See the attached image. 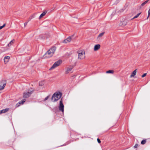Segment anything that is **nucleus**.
Listing matches in <instances>:
<instances>
[{
    "mask_svg": "<svg viewBox=\"0 0 150 150\" xmlns=\"http://www.w3.org/2000/svg\"><path fill=\"white\" fill-rule=\"evenodd\" d=\"M56 50L55 47H54L50 49L44 55V57L49 58L51 57L54 53Z\"/></svg>",
    "mask_w": 150,
    "mask_h": 150,
    "instance_id": "f257e3e1",
    "label": "nucleus"
},
{
    "mask_svg": "<svg viewBox=\"0 0 150 150\" xmlns=\"http://www.w3.org/2000/svg\"><path fill=\"white\" fill-rule=\"evenodd\" d=\"M62 94L61 92H55L51 98V100H52L53 98H54V100L53 101L54 102H55L59 99L62 96Z\"/></svg>",
    "mask_w": 150,
    "mask_h": 150,
    "instance_id": "f03ea898",
    "label": "nucleus"
},
{
    "mask_svg": "<svg viewBox=\"0 0 150 150\" xmlns=\"http://www.w3.org/2000/svg\"><path fill=\"white\" fill-rule=\"evenodd\" d=\"M34 91V90L32 88L28 90L27 92H25L23 94V97L24 98H28L29 97Z\"/></svg>",
    "mask_w": 150,
    "mask_h": 150,
    "instance_id": "7ed1b4c3",
    "label": "nucleus"
},
{
    "mask_svg": "<svg viewBox=\"0 0 150 150\" xmlns=\"http://www.w3.org/2000/svg\"><path fill=\"white\" fill-rule=\"evenodd\" d=\"M78 54V58L79 59L82 60L84 58L85 56V52L84 50H80L77 52Z\"/></svg>",
    "mask_w": 150,
    "mask_h": 150,
    "instance_id": "20e7f679",
    "label": "nucleus"
},
{
    "mask_svg": "<svg viewBox=\"0 0 150 150\" xmlns=\"http://www.w3.org/2000/svg\"><path fill=\"white\" fill-rule=\"evenodd\" d=\"M74 37V35L69 36L67 39L64 40L63 41V43H68L70 42L71 40H73L75 38Z\"/></svg>",
    "mask_w": 150,
    "mask_h": 150,
    "instance_id": "39448f33",
    "label": "nucleus"
},
{
    "mask_svg": "<svg viewBox=\"0 0 150 150\" xmlns=\"http://www.w3.org/2000/svg\"><path fill=\"white\" fill-rule=\"evenodd\" d=\"M64 106L63 103L62 98H61L59 102V110L60 111H61L62 113L64 112Z\"/></svg>",
    "mask_w": 150,
    "mask_h": 150,
    "instance_id": "423d86ee",
    "label": "nucleus"
},
{
    "mask_svg": "<svg viewBox=\"0 0 150 150\" xmlns=\"http://www.w3.org/2000/svg\"><path fill=\"white\" fill-rule=\"evenodd\" d=\"M62 63V61L59 60L55 62V63L51 67L50 69H52L55 68V67L59 66Z\"/></svg>",
    "mask_w": 150,
    "mask_h": 150,
    "instance_id": "0eeeda50",
    "label": "nucleus"
},
{
    "mask_svg": "<svg viewBox=\"0 0 150 150\" xmlns=\"http://www.w3.org/2000/svg\"><path fill=\"white\" fill-rule=\"evenodd\" d=\"M1 83H3L2 85H0V90H1L3 89L6 85V81L5 80H3L1 81Z\"/></svg>",
    "mask_w": 150,
    "mask_h": 150,
    "instance_id": "6e6552de",
    "label": "nucleus"
},
{
    "mask_svg": "<svg viewBox=\"0 0 150 150\" xmlns=\"http://www.w3.org/2000/svg\"><path fill=\"white\" fill-rule=\"evenodd\" d=\"M73 67H70L67 68L65 72L66 74H68L69 72L71 73L72 72V69Z\"/></svg>",
    "mask_w": 150,
    "mask_h": 150,
    "instance_id": "1a4fd4ad",
    "label": "nucleus"
},
{
    "mask_svg": "<svg viewBox=\"0 0 150 150\" xmlns=\"http://www.w3.org/2000/svg\"><path fill=\"white\" fill-rule=\"evenodd\" d=\"M9 59L10 57L9 56H6L5 57L4 59V62L6 63H7L9 61Z\"/></svg>",
    "mask_w": 150,
    "mask_h": 150,
    "instance_id": "9d476101",
    "label": "nucleus"
},
{
    "mask_svg": "<svg viewBox=\"0 0 150 150\" xmlns=\"http://www.w3.org/2000/svg\"><path fill=\"white\" fill-rule=\"evenodd\" d=\"M100 47V45L99 44L96 45H95L94 47V50L97 51L98 50Z\"/></svg>",
    "mask_w": 150,
    "mask_h": 150,
    "instance_id": "9b49d317",
    "label": "nucleus"
},
{
    "mask_svg": "<svg viewBox=\"0 0 150 150\" xmlns=\"http://www.w3.org/2000/svg\"><path fill=\"white\" fill-rule=\"evenodd\" d=\"M137 69L133 71V72H132V73L131 74L130 76V77H134L135 75H136L137 73Z\"/></svg>",
    "mask_w": 150,
    "mask_h": 150,
    "instance_id": "f8f14e48",
    "label": "nucleus"
},
{
    "mask_svg": "<svg viewBox=\"0 0 150 150\" xmlns=\"http://www.w3.org/2000/svg\"><path fill=\"white\" fill-rule=\"evenodd\" d=\"M149 0H147L145 1L140 6V8L141 9L142 8V6L145 5L146 3H147Z\"/></svg>",
    "mask_w": 150,
    "mask_h": 150,
    "instance_id": "ddd939ff",
    "label": "nucleus"
},
{
    "mask_svg": "<svg viewBox=\"0 0 150 150\" xmlns=\"http://www.w3.org/2000/svg\"><path fill=\"white\" fill-rule=\"evenodd\" d=\"M9 110V108H6L1 110V111L2 112V113H4L6 112Z\"/></svg>",
    "mask_w": 150,
    "mask_h": 150,
    "instance_id": "4468645a",
    "label": "nucleus"
},
{
    "mask_svg": "<svg viewBox=\"0 0 150 150\" xmlns=\"http://www.w3.org/2000/svg\"><path fill=\"white\" fill-rule=\"evenodd\" d=\"M46 13H47V12L46 11H44V12H43L40 15V18H41V17H43L45 15V14H46Z\"/></svg>",
    "mask_w": 150,
    "mask_h": 150,
    "instance_id": "2eb2a0df",
    "label": "nucleus"
},
{
    "mask_svg": "<svg viewBox=\"0 0 150 150\" xmlns=\"http://www.w3.org/2000/svg\"><path fill=\"white\" fill-rule=\"evenodd\" d=\"M14 40H11L10 42L8 44V47L10 46L11 45H12L13 44V41Z\"/></svg>",
    "mask_w": 150,
    "mask_h": 150,
    "instance_id": "dca6fc26",
    "label": "nucleus"
},
{
    "mask_svg": "<svg viewBox=\"0 0 150 150\" xmlns=\"http://www.w3.org/2000/svg\"><path fill=\"white\" fill-rule=\"evenodd\" d=\"M114 72V71L113 70H109L107 71L106 72V73H112V74H113V73Z\"/></svg>",
    "mask_w": 150,
    "mask_h": 150,
    "instance_id": "f3484780",
    "label": "nucleus"
},
{
    "mask_svg": "<svg viewBox=\"0 0 150 150\" xmlns=\"http://www.w3.org/2000/svg\"><path fill=\"white\" fill-rule=\"evenodd\" d=\"M141 13H138L137 15H136L135 16H134L132 18V19H134L137 18L140 15Z\"/></svg>",
    "mask_w": 150,
    "mask_h": 150,
    "instance_id": "a211bd4d",
    "label": "nucleus"
},
{
    "mask_svg": "<svg viewBox=\"0 0 150 150\" xmlns=\"http://www.w3.org/2000/svg\"><path fill=\"white\" fill-rule=\"evenodd\" d=\"M146 142V139H143L141 142V144H144Z\"/></svg>",
    "mask_w": 150,
    "mask_h": 150,
    "instance_id": "6ab92c4d",
    "label": "nucleus"
},
{
    "mask_svg": "<svg viewBox=\"0 0 150 150\" xmlns=\"http://www.w3.org/2000/svg\"><path fill=\"white\" fill-rule=\"evenodd\" d=\"M104 34V32L101 33H100L98 36V38L102 37Z\"/></svg>",
    "mask_w": 150,
    "mask_h": 150,
    "instance_id": "aec40b11",
    "label": "nucleus"
},
{
    "mask_svg": "<svg viewBox=\"0 0 150 150\" xmlns=\"http://www.w3.org/2000/svg\"><path fill=\"white\" fill-rule=\"evenodd\" d=\"M44 84V82L43 81H41L39 82V85L40 86H42Z\"/></svg>",
    "mask_w": 150,
    "mask_h": 150,
    "instance_id": "412c9836",
    "label": "nucleus"
},
{
    "mask_svg": "<svg viewBox=\"0 0 150 150\" xmlns=\"http://www.w3.org/2000/svg\"><path fill=\"white\" fill-rule=\"evenodd\" d=\"M21 104H22L21 103V102L20 101L18 103H17L16 105V107H19L20 106V105Z\"/></svg>",
    "mask_w": 150,
    "mask_h": 150,
    "instance_id": "4be33fe9",
    "label": "nucleus"
},
{
    "mask_svg": "<svg viewBox=\"0 0 150 150\" xmlns=\"http://www.w3.org/2000/svg\"><path fill=\"white\" fill-rule=\"evenodd\" d=\"M50 95H49L48 96H47L44 99V101H45V100H47L50 97Z\"/></svg>",
    "mask_w": 150,
    "mask_h": 150,
    "instance_id": "5701e85b",
    "label": "nucleus"
},
{
    "mask_svg": "<svg viewBox=\"0 0 150 150\" xmlns=\"http://www.w3.org/2000/svg\"><path fill=\"white\" fill-rule=\"evenodd\" d=\"M26 100L25 99H24L23 100L21 101V104H23Z\"/></svg>",
    "mask_w": 150,
    "mask_h": 150,
    "instance_id": "b1692460",
    "label": "nucleus"
},
{
    "mask_svg": "<svg viewBox=\"0 0 150 150\" xmlns=\"http://www.w3.org/2000/svg\"><path fill=\"white\" fill-rule=\"evenodd\" d=\"M6 25L5 24H4L2 26H0V30L2 29L3 28H4Z\"/></svg>",
    "mask_w": 150,
    "mask_h": 150,
    "instance_id": "393cba45",
    "label": "nucleus"
},
{
    "mask_svg": "<svg viewBox=\"0 0 150 150\" xmlns=\"http://www.w3.org/2000/svg\"><path fill=\"white\" fill-rule=\"evenodd\" d=\"M97 140L98 143H101L100 140L99 138H98L97 139Z\"/></svg>",
    "mask_w": 150,
    "mask_h": 150,
    "instance_id": "a878e982",
    "label": "nucleus"
},
{
    "mask_svg": "<svg viewBox=\"0 0 150 150\" xmlns=\"http://www.w3.org/2000/svg\"><path fill=\"white\" fill-rule=\"evenodd\" d=\"M146 73H144L143 75H142V77L143 78L145 77L146 75Z\"/></svg>",
    "mask_w": 150,
    "mask_h": 150,
    "instance_id": "bb28decb",
    "label": "nucleus"
},
{
    "mask_svg": "<svg viewBox=\"0 0 150 150\" xmlns=\"http://www.w3.org/2000/svg\"><path fill=\"white\" fill-rule=\"evenodd\" d=\"M127 23L126 22H125V21H124L123 22V24L124 25H125L127 24Z\"/></svg>",
    "mask_w": 150,
    "mask_h": 150,
    "instance_id": "cd10ccee",
    "label": "nucleus"
},
{
    "mask_svg": "<svg viewBox=\"0 0 150 150\" xmlns=\"http://www.w3.org/2000/svg\"><path fill=\"white\" fill-rule=\"evenodd\" d=\"M138 145V144H136L134 146V147L135 148H137V147Z\"/></svg>",
    "mask_w": 150,
    "mask_h": 150,
    "instance_id": "c85d7f7f",
    "label": "nucleus"
},
{
    "mask_svg": "<svg viewBox=\"0 0 150 150\" xmlns=\"http://www.w3.org/2000/svg\"><path fill=\"white\" fill-rule=\"evenodd\" d=\"M27 23H28V22H26L24 23V25L25 27L27 25Z\"/></svg>",
    "mask_w": 150,
    "mask_h": 150,
    "instance_id": "c756f323",
    "label": "nucleus"
},
{
    "mask_svg": "<svg viewBox=\"0 0 150 150\" xmlns=\"http://www.w3.org/2000/svg\"><path fill=\"white\" fill-rule=\"evenodd\" d=\"M148 14L149 15V16H150V8L149 9V10L148 11Z\"/></svg>",
    "mask_w": 150,
    "mask_h": 150,
    "instance_id": "7c9ffc66",
    "label": "nucleus"
},
{
    "mask_svg": "<svg viewBox=\"0 0 150 150\" xmlns=\"http://www.w3.org/2000/svg\"><path fill=\"white\" fill-rule=\"evenodd\" d=\"M74 76H72V77H71L72 79H74Z\"/></svg>",
    "mask_w": 150,
    "mask_h": 150,
    "instance_id": "2f4dec72",
    "label": "nucleus"
},
{
    "mask_svg": "<svg viewBox=\"0 0 150 150\" xmlns=\"http://www.w3.org/2000/svg\"><path fill=\"white\" fill-rule=\"evenodd\" d=\"M149 15L148 14V16L147 18V19L149 17Z\"/></svg>",
    "mask_w": 150,
    "mask_h": 150,
    "instance_id": "473e14b6",
    "label": "nucleus"
},
{
    "mask_svg": "<svg viewBox=\"0 0 150 150\" xmlns=\"http://www.w3.org/2000/svg\"><path fill=\"white\" fill-rule=\"evenodd\" d=\"M149 15L148 14V16L147 18V19L149 17Z\"/></svg>",
    "mask_w": 150,
    "mask_h": 150,
    "instance_id": "72a5a7b5",
    "label": "nucleus"
},
{
    "mask_svg": "<svg viewBox=\"0 0 150 150\" xmlns=\"http://www.w3.org/2000/svg\"><path fill=\"white\" fill-rule=\"evenodd\" d=\"M2 113V112L1 111V110H0V114Z\"/></svg>",
    "mask_w": 150,
    "mask_h": 150,
    "instance_id": "f704fd0d",
    "label": "nucleus"
}]
</instances>
